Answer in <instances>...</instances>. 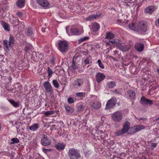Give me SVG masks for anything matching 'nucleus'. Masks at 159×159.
<instances>
[{"instance_id":"1","label":"nucleus","mask_w":159,"mask_h":159,"mask_svg":"<svg viewBox=\"0 0 159 159\" xmlns=\"http://www.w3.org/2000/svg\"><path fill=\"white\" fill-rule=\"evenodd\" d=\"M68 155L70 159H79L81 158L79 151L73 148L69 149Z\"/></svg>"},{"instance_id":"2","label":"nucleus","mask_w":159,"mask_h":159,"mask_svg":"<svg viewBox=\"0 0 159 159\" xmlns=\"http://www.w3.org/2000/svg\"><path fill=\"white\" fill-rule=\"evenodd\" d=\"M69 48V44L65 41H60L58 43V49L61 53L67 52Z\"/></svg>"},{"instance_id":"3","label":"nucleus","mask_w":159,"mask_h":159,"mask_svg":"<svg viewBox=\"0 0 159 159\" xmlns=\"http://www.w3.org/2000/svg\"><path fill=\"white\" fill-rule=\"evenodd\" d=\"M130 123L128 121H126L123 125V128L115 132V135L119 136L122 134L127 133L130 128Z\"/></svg>"},{"instance_id":"4","label":"nucleus","mask_w":159,"mask_h":159,"mask_svg":"<svg viewBox=\"0 0 159 159\" xmlns=\"http://www.w3.org/2000/svg\"><path fill=\"white\" fill-rule=\"evenodd\" d=\"M111 120L114 122H120L122 119L123 114L120 111H117L111 114Z\"/></svg>"},{"instance_id":"5","label":"nucleus","mask_w":159,"mask_h":159,"mask_svg":"<svg viewBox=\"0 0 159 159\" xmlns=\"http://www.w3.org/2000/svg\"><path fill=\"white\" fill-rule=\"evenodd\" d=\"M117 102V100L114 98H112L107 102L106 107V110H109L113 108L115 106Z\"/></svg>"},{"instance_id":"6","label":"nucleus","mask_w":159,"mask_h":159,"mask_svg":"<svg viewBox=\"0 0 159 159\" xmlns=\"http://www.w3.org/2000/svg\"><path fill=\"white\" fill-rule=\"evenodd\" d=\"M15 42L14 38L11 35H10L9 38V41L6 39L3 40V44L6 47L7 50H9L10 47H11V44H13Z\"/></svg>"},{"instance_id":"7","label":"nucleus","mask_w":159,"mask_h":159,"mask_svg":"<svg viewBox=\"0 0 159 159\" xmlns=\"http://www.w3.org/2000/svg\"><path fill=\"white\" fill-rule=\"evenodd\" d=\"M41 143L44 146H48L51 143V140L48 138L46 134H43L41 139Z\"/></svg>"},{"instance_id":"8","label":"nucleus","mask_w":159,"mask_h":159,"mask_svg":"<svg viewBox=\"0 0 159 159\" xmlns=\"http://www.w3.org/2000/svg\"><path fill=\"white\" fill-rule=\"evenodd\" d=\"M137 31L145 32L147 30V25L146 23L143 22H139L137 24Z\"/></svg>"},{"instance_id":"9","label":"nucleus","mask_w":159,"mask_h":159,"mask_svg":"<svg viewBox=\"0 0 159 159\" xmlns=\"http://www.w3.org/2000/svg\"><path fill=\"white\" fill-rule=\"evenodd\" d=\"M140 101L142 104L145 105L151 106L153 103L152 100L147 99L144 96L141 98Z\"/></svg>"},{"instance_id":"10","label":"nucleus","mask_w":159,"mask_h":159,"mask_svg":"<svg viewBox=\"0 0 159 159\" xmlns=\"http://www.w3.org/2000/svg\"><path fill=\"white\" fill-rule=\"evenodd\" d=\"M43 86L47 93H50L52 89V87L48 81H46L43 84Z\"/></svg>"},{"instance_id":"11","label":"nucleus","mask_w":159,"mask_h":159,"mask_svg":"<svg viewBox=\"0 0 159 159\" xmlns=\"http://www.w3.org/2000/svg\"><path fill=\"white\" fill-rule=\"evenodd\" d=\"M90 105L93 108L97 110L101 106V103L97 101H93L91 102Z\"/></svg>"},{"instance_id":"12","label":"nucleus","mask_w":159,"mask_h":159,"mask_svg":"<svg viewBox=\"0 0 159 159\" xmlns=\"http://www.w3.org/2000/svg\"><path fill=\"white\" fill-rule=\"evenodd\" d=\"M131 46L129 44L125 45L124 44H122L119 45L118 47L121 51L123 52H125L129 50L131 48Z\"/></svg>"},{"instance_id":"13","label":"nucleus","mask_w":159,"mask_h":159,"mask_svg":"<svg viewBox=\"0 0 159 159\" xmlns=\"http://www.w3.org/2000/svg\"><path fill=\"white\" fill-rule=\"evenodd\" d=\"M37 3L42 7H46L49 5V3L47 0H37Z\"/></svg>"},{"instance_id":"14","label":"nucleus","mask_w":159,"mask_h":159,"mask_svg":"<svg viewBox=\"0 0 159 159\" xmlns=\"http://www.w3.org/2000/svg\"><path fill=\"white\" fill-rule=\"evenodd\" d=\"M83 84V80L80 79H78L75 80L73 83L74 87L75 88H78Z\"/></svg>"},{"instance_id":"15","label":"nucleus","mask_w":159,"mask_h":159,"mask_svg":"<svg viewBox=\"0 0 159 159\" xmlns=\"http://www.w3.org/2000/svg\"><path fill=\"white\" fill-rule=\"evenodd\" d=\"M96 77L97 81L99 83L104 80L105 76L103 73H98L97 74Z\"/></svg>"},{"instance_id":"16","label":"nucleus","mask_w":159,"mask_h":159,"mask_svg":"<svg viewBox=\"0 0 159 159\" xmlns=\"http://www.w3.org/2000/svg\"><path fill=\"white\" fill-rule=\"evenodd\" d=\"M135 48L138 51L142 52L144 49L143 44L140 43H136L135 44Z\"/></svg>"},{"instance_id":"17","label":"nucleus","mask_w":159,"mask_h":159,"mask_svg":"<svg viewBox=\"0 0 159 159\" xmlns=\"http://www.w3.org/2000/svg\"><path fill=\"white\" fill-rule=\"evenodd\" d=\"M70 33L68 34L69 35H78L80 34V32L76 28H72L70 30Z\"/></svg>"},{"instance_id":"18","label":"nucleus","mask_w":159,"mask_h":159,"mask_svg":"<svg viewBox=\"0 0 159 159\" xmlns=\"http://www.w3.org/2000/svg\"><path fill=\"white\" fill-rule=\"evenodd\" d=\"M156 9L155 6H149L146 8L145 10L144 11L145 13H152Z\"/></svg>"},{"instance_id":"19","label":"nucleus","mask_w":159,"mask_h":159,"mask_svg":"<svg viewBox=\"0 0 159 159\" xmlns=\"http://www.w3.org/2000/svg\"><path fill=\"white\" fill-rule=\"evenodd\" d=\"M8 101L15 107L17 108L20 106V102L19 101L16 102L15 101L12 99H8Z\"/></svg>"},{"instance_id":"20","label":"nucleus","mask_w":159,"mask_h":159,"mask_svg":"<svg viewBox=\"0 0 159 159\" xmlns=\"http://www.w3.org/2000/svg\"><path fill=\"white\" fill-rule=\"evenodd\" d=\"M65 145L63 143H59L55 146V148L58 150H62L64 149Z\"/></svg>"},{"instance_id":"21","label":"nucleus","mask_w":159,"mask_h":159,"mask_svg":"<svg viewBox=\"0 0 159 159\" xmlns=\"http://www.w3.org/2000/svg\"><path fill=\"white\" fill-rule=\"evenodd\" d=\"M116 83L114 81H109L107 83L106 88L108 89H112L115 86Z\"/></svg>"},{"instance_id":"22","label":"nucleus","mask_w":159,"mask_h":159,"mask_svg":"<svg viewBox=\"0 0 159 159\" xmlns=\"http://www.w3.org/2000/svg\"><path fill=\"white\" fill-rule=\"evenodd\" d=\"M127 93L129 95L131 100L134 99L135 97V93L134 91L130 90L127 91Z\"/></svg>"},{"instance_id":"23","label":"nucleus","mask_w":159,"mask_h":159,"mask_svg":"<svg viewBox=\"0 0 159 159\" xmlns=\"http://www.w3.org/2000/svg\"><path fill=\"white\" fill-rule=\"evenodd\" d=\"M25 34L28 36H32L33 34V30L31 28H29L26 30L25 31Z\"/></svg>"},{"instance_id":"24","label":"nucleus","mask_w":159,"mask_h":159,"mask_svg":"<svg viewBox=\"0 0 159 159\" xmlns=\"http://www.w3.org/2000/svg\"><path fill=\"white\" fill-rule=\"evenodd\" d=\"M100 15H91L87 18L86 20L88 21H90L93 20L94 19H96L97 18H98L99 16Z\"/></svg>"},{"instance_id":"25","label":"nucleus","mask_w":159,"mask_h":159,"mask_svg":"<svg viewBox=\"0 0 159 159\" xmlns=\"http://www.w3.org/2000/svg\"><path fill=\"white\" fill-rule=\"evenodd\" d=\"M25 4L24 0H18L16 2V4L18 7L21 8L23 7Z\"/></svg>"},{"instance_id":"26","label":"nucleus","mask_w":159,"mask_h":159,"mask_svg":"<svg viewBox=\"0 0 159 159\" xmlns=\"http://www.w3.org/2000/svg\"><path fill=\"white\" fill-rule=\"evenodd\" d=\"M1 23L2 26L5 30L7 31H10V27L8 24L3 21H2Z\"/></svg>"},{"instance_id":"27","label":"nucleus","mask_w":159,"mask_h":159,"mask_svg":"<svg viewBox=\"0 0 159 159\" xmlns=\"http://www.w3.org/2000/svg\"><path fill=\"white\" fill-rule=\"evenodd\" d=\"M134 127L135 132H137L144 129L145 126L142 125H138L135 126Z\"/></svg>"},{"instance_id":"28","label":"nucleus","mask_w":159,"mask_h":159,"mask_svg":"<svg viewBox=\"0 0 159 159\" xmlns=\"http://www.w3.org/2000/svg\"><path fill=\"white\" fill-rule=\"evenodd\" d=\"M129 28L131 30L134 31L137 30V24L135 25L134 23H132L131 24H129L128 25Z\"/></svg>"},{"instance_id":"29","label":"nucleus","mask_w":159,"mask_h":159,"mask_svg":"<svg viewBox=\"0 0 159 159\" xmlns=\"http://www.w3.org/2000/svg\"><path fill=\"white\" fill-rule=\"evenodd\" d=\"M106 38L109 39H111L114 38V34L111 32H107L106 34Z\"/></svg>"},{"instance_id":"30","label":"nucleus","mask_w":159,"mask_h":159,"mask_svg":"<svg viewBox=\"0 0 159 159\" xmlns=\"http://www.w3.org/2000/svg\"><path fill=\"white\" fill-rule=\"evenodd\" d=\"M93 29L94 31H97L99 28V25L97 23H94L93 24Z\"/></svg>"},{"instance_id":"31","label":"nucleus","mask_w":159,"mask_h":159,"mask_svg":"<svg viewBox=\"0 0 159 159\" xmlns=\"http://www.w3.org/2000/svg\"><path fill=\"white\" fill-rule=\"evenodd\" d=\"M65 107L66 111V112L68 113H72L74 111V110L72 108L67 105L65 106Z\"/></svg>"},{"instance_id":"32","label":"nucleus","mask_w":159,"mask_h":159,"mask_svg":"<svg viewBox=\"0 0 159 159\" xmlns=\"http://www.w3.org/2000/svg\"><path fill=\"white\" fill-rule=\"evenodd\" d=\"M39 126V124H35L33 125H32L30 127V129L33 131H35L38 128Z\"/></svg>"},{"instance_id":"33","label":"nucleus","mask_w":159,"mask_h":159,"mask_svg":"<svg viewBox=\"0 0 159 159\" xmlns=\"http://www.w3.org/2000/svg\"><path fill=\"white\" fill-rule=\"evenodd\" d=\"M55 112V111H48L45 112L44 113V114L45 116H48L49 115L53 114Z\"/></svg>"},{"instance_id":"34","label":"nucleus","mask_w":159,"mask_h":159,"mask_svg":"<svg viewBox=\"0 0 159 159\" xmlns=\"http://www.w3.org/2000/svg\"><path fill=\"white\" fill-rule=\"evenodd\" d=\"M52 83L53 86L56 88H58L59 87V84L57 81L55 80H54L52 81Z\"/></svg>"},{"instance_id":"35","label":"nucleus","mask_w":159,"mask_h":159,"mask_svg":"<svg viewBox=\"0 0 159 159\" xmlns=\"http://www.w3.org/2000/svg\"><path fill=\"white\" fill-rule=\"evenodd\" d=\"M12 142L11 143V144H12L16 143H18L19 142V140L17 138H13L11 139Z\"/></svg>"},{"instance_id":"36","label":"nucleus","mask_w":159,"mask_h":159,"mask_svg":"<svg viewBox=\"0 0 159 159\" xmlns=\"http://www.w3.org/2000/svg\"><path fill=\"white\" fill-rule=\"evenodd\" d=\"M71 67L74 70H75L77 69V65L73 60L72 65H71Z\"/></svg>"},{"instance_id":"37","label":"nucleus","mask_w":159,"mask_h":159,"mask_svg":"<svg viewBox=\"0 0 159 159\" xmlns=\"http://www.w3.org/2000/svg\"><path fill=\"white\" fill-rule=\"evenodd\" d=\"M32 46L30 44H27L25 45V52H28L31 48Z\"/></svg>"},{"instance_id":"38","label":"nucleus","mask_w":159,"mask_h":159,"mask_svg":"<svg viewBox=\"0 0 159 159\" xmlns=\"http://www.w3.org/2000/svg\"><path fill=\"white\" fill-rule=\"evenodd\" d=\"M98 64L99 66L102 69H104V66L102 63L101 62V61L99 59L98 61Z\"/></svg>"},{"instance_id":"39","label":"nucleus","mask_w":159,"mask_h":159,"mask_svg":"<svg viewBox=\"0 0 159 159\" xmlns=\"http://www.w3.org/2000/svg\"><path fill=\"white\" fill-rule=\"evenodd\" d=\"M48 75L49 77L51 76V75L53 73V72L52 69H50L49 67H48Z\"/></svg>"},{"instance_id":"40","label":"nucleus","mask_w":159,"mask_h":159,"mask_svg":"<svg viewBox=\"0 0 159 159\" xmlns=\"http://www.w3.org/2000/svg\"><path fill=\"white\" fill-rule=\"evenodd\" d=\"M84 106L83 105H80L77 108V111L80 112L82 111L83 109Z\"/></svg>"},{"instance_id":"41","label":"nucleus","mask_w":159,"mask_h":159,"mask_svg":"<svg viewBox=\"0 0 159 159\" xmlns=\"http://www.w3.org/2000/svg\"><path fill=\"white\" fill-rule=\"evenodd\" d=\"M16 15L17 16L21 18L23 16V14L21 12L18 11L16 13Z\"/></svg>"},{"instance_id":"42","label":"nucleus","mask_w":159,"mask_h":159,"mask_svg":"<svg viewBox=\"0 0 159 159\" xmlns=\"http://www.w3.org/2000/svg\"><path fill=\"white\" fill-rule=\"evenodd\" d=\"M89 39V37H84L83 38H81L80 39L79 41L81 42H82L84 41H85L88 39Z\"/></svg>"},{"instance_id":"43","label":"nucleus","mask_w":159,"mask_h":159,"mask_svg":"<svg viewBox=\"0 0 159 159\" xmlns=\"http://www.w3.org/2000/svg\"><path fill=\"white\" fill-rule=\"evenodd\" d=\"M89 39V37H84L83 38H81L80 39L79 41L81 42H82L84 41H85L88 39Z\"/></svg>"},{"instance_id":"44","label":"nucleus","mask_w":159,"mask_h":159,"mask_svg":"<svg viewBox=\"0 0 159 159\" xmlns=\"http://www.w3.org/2000/svg\"><path fill=\"white\" fill-rule=\"evenodd\" d=\"M68 102L69 103L71 104L74 102V100L73 98H69L68 99Z\"/></svg>"},{"instance_id":"45","label":"nucleus","mask_w":159,"mask_h":159,"mask_svg":"<svg viewBox=\"0 0 159 159\" xmlns=\"http://www.w3.org/2000/svg\"><path fill=\"white\" fill-rule=\"evenodd\" d=\"M84 95V93L82 92L78 93H76V95L77 96L79 97H81L83 96Z\"/></svg>"},{"instance_id":"46","label":"nucleus","mask_w":159,"mask_h":159,"mask_svg":"<svg viewBox=\"0 0 159 159\" xmlns=\"http://www.w3.org/2000/svg\"><path fill=\"white\" fill-rule=\"evenodd\" d=\"M157 143H152L151 144V148L152 149H153L154 148H155L157 146Z\"/></svg>"},{"instance_id":"47","label":"nucleus","mask_w":159,"mask_h":159,"mask_svg":"<svg viewBox=\"0 0 159 159\" xmlns=\"http://www.w3.org/2000/svg\"><path fill=\"white\" fill-rule=\"evenodd\" d=\"M84 63L86 64H88L89 63V59L87 57L84 61Z\"/></svg>"},{"instance_id":"48","label":"nucleus","mask_w":159,"mask_h":159,"mask_svg":"<svg viewBox=\"0 0 159 159\" xmlns=\"http://www.w3.org/2000/svg\"><path fill=\"white\" fill-rule=\"evenodd\" d=\"M51 149H46L45 148L43 149V151L45 153H47L48 151H50Z\"/></svg>"},{"instance_id":"49","label":"nucleus","mask_w":159,"mask_h":159,"mask_svg":"<svg viewBox=\"0 0 159 159\" xmlns=\"http://www.w3.org/2000/svg\"><path fill=\"white\" fill-rule=\"evenodd\" d=\"M117 21L118 24L121 25V23L122 22V20L119 19L117 20Z\"/></svg>"},{"instance_id":"50","label":"nucleus","mask_w":159,"mask_h":159,"mask_svg":"<svg viewBox=\"0 0 159 159\" xmlns=\"http://www.w3.org/2000/svg\"><path fill=\"white\" fill-rule=\"evenodd\" d=\"M110 42L112 43L116 44V41L114 39H113L112 40L110 41Z\"/></svg>"},{"instance_id":"51","label":"nucleus","mask_w":159,"mask_h":159,"mask_svg":"<svg viewBox=\"0 0 159 159\" xmlns=\"http://www.w3.org/2000/svg\"><path fill=\"white\" fill-rule=\"evenodd\" d=\"M55 58L54 57H52V62H53V63H54V62H55Z\"/></svg>"},{"instance_id":"52","label":"nucleus","mask_w":159,"mask_h":159,"mask_svg":"<svg viewBox=\"0 0 159 159\" xmlns=\"http://www.w3.org/2000/svg\"><path fill=\"white\" fill-rule=\"evenodd\" d=\"M114 93H116V94H118L119 93V91H118V90L117 89H116V90H115Z\"/></svg>"},{"instance_id":"53","label":"nucleus","mask_w":159,"mask_h":159,"mask_svg":"<svg viewBox=\"0 0 159 159\" xmlns=\"http://www.w3.org/2000/svg\"><path fill=\"white\" fill-rule=\"evenodd\" d=\"M111 58L114 61H118V59H116L115 58H114L113 57H111Z\"/></svg>"},{"instance_id":"54","label":"nucleus","mask_w":159,"mask_h":159,"mask_svg":"<svg viewBox=\"0 0 159 159\" xmlns=\"http://www.w3.org/2000/svg\"><path fill=\"white\" fill-rule=\"evenodd\" d=\"M103 134H102L101 135V137L102 139H104V138H105V137H103Z\"/></svg>"},{"instance_id":"55","label":"nucleus","mask_w":159,"mask_h":159,"mask_svg":"<svg viewBox=\"0 0 159 159\" xmlns=\"http://www.w3.org/2000/svg\"><path fill=\"white\" fill-rule=\"evenodd\" d=\"M146 118H141L139 119V120H146Z\"/></svg>"},{"instance_id":"56","label":"nucleus","mask_w":159,"mask_h":159,"mask_svg":"<svg viewBox=\"0 0 159 159\" xmlns=\"http://www.w3.org/2000/svg\"><path fill=\"white\" fill-rule=\"evenodd\" d=\"M157 72L158 74L159 75V68L157 69Z\"/></svg>"},{"instance_id":"57","label":"nucleus","mask_w":159,"mask_h":159,"mask_svg":"<svg viewBox=\"0 0 159 159\" xmlns=\"http://www.w3.org/2000/svg\"><path fill=\"white\" fill-rule=\"evenodd\" d=\"M106 45H107V46H108V45H109V43L108 42H107V43H106Z\"/></svg>"},{"instance_id":"58","label":"nucleus","mask_w":159,"mask_h":159,"mask_svg":"<svg viewBox=\"0 0 159 159\" xmlns=\"http://www.w3.org/2000/svg\"><path fill=\"white\" fill-rule=\"evenodd\" d=\"M114 54L115 55L116 53H117V52H116V51H114Z\"/></svg>"},{"instance_id":"59","label":"nucleus","mask_w":159,"mask_h":159,"mask_svg":"<svg viewBox=\"0 0 159 159\" xmlns=\"http://www.w3.org/2000/svg\"><path fill=\"white\" fill-rule=\"evenodd\" d=\"M42 31L43 32H45V30L44 29H42Z\"/></svg>"},{"instance_id":"60","label":"nucleus","mask_w":159,"mask_h":159,"mask_svg":"<svg viewBox=\"0 0 159 159\" xmlns=\"http://www.w3.org/2000/svg\"><path fill=\"white\" fill-rule=\"evenodd\" d=\"M159 120V117L158 118H157L156 120Z\"/></svg>"},{"instance_id":"61","label":"nucleus","mask_w":159,"mask_h":159,"mask_svg":"<svg viewBox=\"0 0 159 159\" xmlns=\"http://www.w3.org/2000/svg\"><path fill=\"white\" fill-rule=\"evenodd\" d=\"M125 23L126 24H127L128 23V21L126 20L125 21Z\"/></svg>"},{"instance_id":"62","label":"nucleus","mask_w":159,"mask_h":159,"mask_svg":"<svg viewBox=\"0 0 159 159\" xmlns=\"http://www.w3.org/2000/svg\"><path fill=\"white\" fill-rule=\"evenodd\" d=\"M100 133H101L103 134V132H102V130H100Z\"/></svg>"},{"instance_id":"63","label":"nucleus","mask_w":159,"mask_h":159,"mask_svg":"<svg viewBox=\"0 0 159 159\" xmlns=\"http://www.w3.org/2000/svg\"><path fill=\"white\" fill-rule=\"evenodd\" d=\"M156 105L159 106V103H157Z\"/></svg>"},{"instance_id":"64","label":"nucleus","mask_w":159,"mask_h":159,"mask_svg":"<svg viewBox=\"0 0 159 159\" xmlns=\"http://www.w3.org/2000/svg\"><path fill=\"white\" fill-rule=\"evenodd\" d=\"M158 23L159 24V18L158 19Z\"/></svg>"}]
</instances>
